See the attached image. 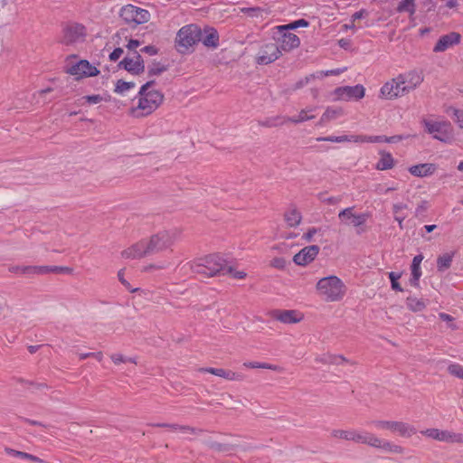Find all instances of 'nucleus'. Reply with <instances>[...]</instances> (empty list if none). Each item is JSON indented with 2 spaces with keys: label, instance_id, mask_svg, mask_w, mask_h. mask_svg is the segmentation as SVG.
<instances>
[{
  "label": "nucleus",
  "instance_id": "1",
  "mask_svg": "<svg viewBox=\"0 0 463 463\" xmlns=\"http://www.w3.org/2000/svg\"><path fill=\"white\" fill-rule=\"evenodd\" d=\"M180 235L181 232L176 228L160 230L149 238L131 245L121 255L126 259H140L171 250Z\"/></svg>",
  "mask_w": 463,
  "mask_h": 463
},
{
  "label": "nucleus",
  "instance_id": "2",
  "mask_svg": "<svg viewBox=\"0 0 463 463\" xmlns=\"http://www.w3.org/2000/svg\"><path fill=\"white\" fill-rule=\"evenodd\" d=\"M188 265L191 272L200 276L202 279L232 272V268L227 266L226 261L218 254L197 259L189 262Z\"/></svg>",
  "mask_w": 463,
  "mask_h": 463
},
{
  "label": "nucleus",
  "instance_id": "3",
  "mask_svg": "<svg viewBox=\"0 0 463 463\" xmlns=\"http://www.w3.org/2000/svg\"><path fill=\"white\" fill-rule=\"evenodd\" d=\"M155 84V80H150L144 84L139 92L138 104L132 109V113L136 117H145L151 114L162 103L164 96L157 90H149Z\"/></svg>",
  "mask_w": 463,
  "mask_h": 463
},
{
  "label": "nucleus",
  "instance_id": "4",
  "mask_svg": "<svg viewBox=\"0 0 463 463\" xmlns=\"http://www.w3.org/2000/svg\"><path fill=\"white\" fill-rule=\"evenodd\" d=\"M316 289L318 295L327 302L340 301L346 292L345 283L336 276L322 278L317 281Z\"/></svg>",
  "mask_w": 463,
  "mask_h": 463
},
{
  "label": "nucleus",
  "instance_id": "5",
  "mask_svg": "<svg viewBox=\"0 0 463 463\" xmlns=\"http://www.w3.org/2000/svg\"><path fill=\"white\" fill-rule=\"evenodd\" d=\"M202 39V30L196 24L183 26L177 33L175 43L181 53L186 52L191 47Z\"/></svg>",
  "mask_w": 463,
  "mask_h": 463
},
{
  "label": "nucleus",
  "instance_id": "6",
  "mask_svg": "<svg viewBox=\"0 0 463 463\" xmlns=\"http://www.w3.org/2000/svg\"><path fill=\"white\" fill-rule=\"evenodd\" d=\"M119 15L129 25L145 24L150 18V14L147 10L133 5L123 6Z\"/></svg>",
  "mask_w": 463,
  "mask_h": 463
},
{
  "label": "nucleus",
  "instance_id": "7",
  "mask_svg": "<svg viewBox=\"0 0 463 463\" xmlns=\"http://www.w3.org/2000/svg\"><path fill=\"white\" fill-rule=\"evenodd\" d=\"M422 124L426 131L431 134L435 139L445 142L450 137L452 128L448 121H434L424 118Z\"/></svg>",
  "mask_w": 463,
  "mask_h": 463
},
{
  "label": "nucleus",
  "instance_id": "8",
  "mask_svg": "<svg viewBox=\"0 0 463 463\" xmlns=\"http://www.w3.org/2000/svg\"><path fill=\"white\" fill-rule=\"evenodd\" d=\"M86 28L77 23H69L62 29L61 43L69 45L84 41Z\"/></svg>",
  "mask_w": 463,
  "mask_h": 463
},
{
  "label": "nucleus",
  "instance_id": "9",
  "mask_svg": "<svg viewBox=\"0 0 463 463\" xmlns=\"http://www.w3.org/2000/svg\"><path fill=\"white\" fill-rule=\"evenodd\" d=\"M365 89L363 85L338 87L334 90L335 100L361 99L364 97Z\"/></svg>",
  "mask_w": 463,
  "mask_h": 463
},
{
  "label": "nucleus",
  "instance_id": "10",
  "mask_svg": "<svg viewBox=\"0 0 463 463\" xmlns=\"http://www.w3.org/2000/svg\"><path fill=\"white\" fill-rule=\"evenodd\" d=\"M282 51L277 43H269L261 47L258 55V63L269 64L275 61L281 55Z\"/></svg>",
  "mask_w": 463,
  "mask_h": 463
},
{
  "label": "nucleus",
  "instance_id": "11",
  "mask_svg": "<svg viewBox=\"0 0 463 463\" xmlns=\"http://www.w3.org/2000/svg\"><path fill=\"white\" fill-rule=\"evenodd\" d=\"M118 66L135 75H138L145 71L143 58L137 52H134L131 56L125 57Z\"/></svg>",
  "mask_w": 463,
  "mask_h": 463
},
{
  "label": "nucleus",
  "instance_id": "12",
  "mask_svg": "<svg viewBox=\"0 0 463 463\" xmlns=\"http://www.w3.org/2000/svg\"><path fill=\"white\" fill-rule=\"evenodd\" d=\"M67 72L77 76V78L97 76L99 71L91 65L87 60H81L76 64L71 66Z\"/></svg>",
  "mask_w": 463,
  "mask_h": 463
},
{
  "label": "nucleus",
  "instance_id": "13",
  "mask_svg": "<svg viewBox=\"0 0 463 463\" xmlns=\"http://www.w3.org/2000/svg\"><path fill=\"white\" fill-rule=\"evenodd\" d=\"M422 434L439 441L463 443V434H457L448 430L428 429L422 431Z\"/></svg>",
  "mask_w": 463,
  "mask_h": 463
},
{
  "label": "nucleus",
  "instance_id": "14",
  "mask_svg": "<svg viewBox=\"0 0 463 463\" xmlns=\"http://www.w3.org/2000/svg\"><path fill=\"white\" fill-rule=\"evenodd\" d=\"M404 89L406 87H403L402 83H400V80L398 77L392 79L390 81H387L382 88H381V96L383 98L392 99L394 98H397L399 96H402L406 94Z\"/></svg>",
  "mask_w": 463,
  "mask_h": 463
},
{
  "label": "nucleus",
  "instance_id": "15",
  "mask_svg": "<svg viewBox=\"0 0 463 463\" xmlns=\"http://www.w3.org/2000/svg\"><path fill=\"white\" fill-rule=\"evenodd\" d=\"M397 77L400 80V83H402L403 87H406V89H404L406 93H409L410 91L416 89L423 81V76L421 72L416 71L400 74Z\"/></svg>",
  "mask_w": 463,
  "mask_h": 463
},
{
  "label": "nucleus",
  "instance_id": "16",
  "mask_svg": "<svg viewBox=\"0 0 463 463\" xmlns=\"http://www.w3.org/2000/svg\"><path fill=\"white\" fill-rule=\"evenodd\" d=\"M320 248L317 245H310L303 248L293 257V261L299 266H306L315 260Z\"/></svg>",
  "mask_w": 463,
  "mask_h": 463
},
{
  "label": "nucleus",
  "instance_id": "17",
  "mask_svg": "<svg viewBox=\"0 0 463 463\" xmlns=\"http://www.w3.org/2000/svg\"><path fill=\"white\" fill-rule=\"evenodd\" d=\"M270 316L284 324H296L303 319V316L297 310L274 309Z\"/></svg>",
  "mask_w": 463,
  "mask_h": 463
},
{
  "label": "nucleus",
  "instance_id": "18",
  "mask_svg": "<svg viewBox=\"0 0 463 463\" xmlns=\"http://www.w3.org/2000/svg\"><path fill=\"white\" fill-rule=\"evenodd\" d=\"M461 35L458 33L451 32L442 35L433 48L434 52H445L449 47L460 43Z\"/></svg>",
  "mask_w": 463,
  "mask_h": 463
},
{
  "label": "nucleus",
  "instance_id": "19",
  "mask_svg": "<svg viewBox=\"0 0 463 463\" xmlns=\"http://www.w3.org/2000/svg\"><path fill=\"white\" fill-rule=\"evenodd\" d=\"M279 48L282 52H290L291 50L298 48L300 44V39L298 35L290 32H279Z\"/></svg>",
  "mask_w": 463,
  "mask_h": 463
},
{
  "label": "nucleus",
  "instance_id": "20",
  "mask_svg": "<svg viewBox=\"0 0 463 463\" xmlns=\"http://www.w3.org/2000/svg\"><path fill=\"white\" fill-rule=\"evenodd\" d=\"M199 372L209 373L230 381H242L244 379V376L241 373L222 368L202 367L199 368Z\"/></svg>",
  "mask_w": 463,
  "mask_h": 463
},
{
  "label": "nucleus",
  "instance_id": "21",
  "mask_svg": "<svg viewBox=\"0 0 463 463\" xmlns=\"http://www.w3.org/2000/svg\"><path fill=\"white\" fill-rule=\"evenodd\" d=\"M206 47L216 48L219 45L218 32L212 27L202 31V39L200 40Z\"/></svg>",
  "mask_w": 463,
  "mask_h": 463
},
{
  "label": "nucleus",
  "instance_id": "22",
  "mask_svg": "<svg viewBox=\"0 0 463 463\" xmlns=\"http://www.w3.org/2000/svg\"><path fill=\"white\" fill-rule=\"evenodd\" d=\"M392 432L398 433L404 438H409L416 433V429L406 422L393 420Z\"/></svg>",
  "mask_w": 463,
  "mask_h": 463
},
{
  "label": "nucleus",
  "instance_id": "23",
  "mask_svg": "<svg viewBox=\"0 0 463 463\" xmlns=\"http://www.w3.org/2000/svg\"><path fill=\"white\" fill-rule=\"evenodd\" d=\"M344 114V110L340 107H328L321 116L317 125L324 126L331 120L336 119Z\"/></svg>",
  "mask_w": 463,
  "mask_h": 463
},
{
  "label": "nucleus",
  "instance_id": "24",
  "mask_svg": "<svg viewBox=\"0 0 463 463\" xmlns=\"http://www.w3.org/2000/svg\"><path fill=\"white\" fill-rule=\"evenodd\" d=\"M436 167L433 164H420L412 165L409 168V172L418 177H424L430 175L434 173Z\"/></svg>",
  "mask_w": 463,
  "mask_h": 463
},
{
  "label": "nucleus",
  "instance_id": "25",
  "mask_svg": "<svg viewBox=\"0 0 463 463\" xmlns=\"http://www.w3.org/2000/svg\"><path fill=\"white\" fill-rule=\"evenodd\" d=\"M354 439H352V441L362 443V444H367L371 447L373 445H376L377 443V437L370 432H357L355 430L353 431Z\"/></svg>",
  "mask_w": 463,
  "mask_h": 463
},
{
  "label": "nucleus",
  "instance_id": "26",
  "mask_svg": "<svg viewBox=\"0 0 463 463\" xmlns=\"http://www.w3.org/2000/svg\"><path fill=\"white\" fill-rule=\"evenodd\" d=\"M204 443L209 449L222 453H228L237 447L236 444L222 443L212 439L205 440Z\"/></svg>",
  "mask_w": 463,
  "mask_h": 463
},
{
  "label": "nucleus",
  "instance_id": "27",
  "mask_svg": "<svg viewBox=\"0 0 463 463\" xmlns=\"http://www.w3.org/2000/svg\"><path fill=\"white\" fill-rule=\"evenodd\" d=\"M284 219L288 226L296 227L300 223L302 216L297 208H291L285 213Z\"/></svg>",
  "mask_w": 463,
  "mask_h": 463
},
{
  "label": "nucleus",
  "instance_id": "28",
  "mask_svg": "<svg viewBox=\"0 0 463 463\" xmlns=\"http://www.w3.org/2000/svg\"><path fill=\"white\" fill-rule=\"evenodd\" d=\"M377 441L378 442L375 443L376 445L373 446V448L383 449L386 451H390V452H393V453H397V454H401L403 452L402 447L396 445L392 442L381 439L378 437H377Z\"/></svg>",
  "mask_w": 463,
  "mask_h": 463
},
{
  "label": "nucleus",
  "instance_id": "29",
  "mask_svg": "<svg viewBox=\"0 0 463 463\" xmlns=\"http://www.w3.org/2000/svg\"><path fill=\"white\" fill-rule=\"evenodd\" d=\"M396 11L398 13H408L410 17L413 16L416 13L415 0H402L398 4Z\"/></svg>",
  "mask_w": 463,
  "mask_h": 463
},
{
  "label": "nucleus",
  "instance_id": "30",
  "mask_svg": "<svg viewBox=\"0 0 463 463\" xmlns=\"http://www.w3.org/2000/svg\"><path fill=\"white\" fill-rule=\"evenodd\" d=\"M314 109H315L314 108H307L305 109H302L297 117L284 118V121L298 124V123H301V122H304L308 119H312L315 118V116H313V115L308 116L307 113L314 111Z\"/></svg>",
  "mask_w": 463,
  "mask_h": 463
},
{
  "label": "nucleus",
  "instance_id": "31",
  "mask_svg": "<svg viewBox=\"0 0 463 463\" xmlns=\"http://www.w3.org/2000/svg\"><path fill=\"white\" fill-rule=\"evenodd\" d=\"M406 305L412 312L422 311L426 307L425 301L415 297H408L406 299Z\"/></svg>",
  "mask_w": 463,
  "mask_h": 463
},
{
  "label": "nucleus",
  "instance_id": "32",
  "mask_svg": "<svg viewBox=\"0 0 463 463\" xmlns=\"http://www.w3.org/2000/svg\"><path fill=\"white\" fill-rule=\"evenodd\" d=\"M381 155L382 156L376 165V168L378 170H387L392 168L394 160L392 155L385 152L382 153Z\"/></svg>",
  "mask_w": 463,
  "mask_h": 463
},
{
  "label": "nucleus",
  "instance_id": "33",
  "mask_svg": "<svg viewBox=\"0 0 463 463\" xmlns=\"http://www.w3.org/2000/svg\"><path fill=\"white\" fill-rule=\"evenodd\" d=\"M453 254L452 253H445L440 255L437 259V267L439 271H443L448 269L452 263Z\"/></svg>",
  "mask_w": 463,
  "mask_h": 463
},
{
  "label": "nucleus",
  "instance_id": "34",
  "mask_svg": "<svg viewBox=\"0 0 463 463\" xmlns=\"http://www.w3.org/2000/svg\"><path fill=\"white\" fill-rule=\"evenodd\" d=\"M5 451L7 452V454L14 456V457H19V458H22L24 459H29L33 462H39V463L43 462V460L41 459L40 458L33 456L32 454L26 453V452L18 451V450L13 449H6Z\"/></svg>",
  "mask_w": 463,
  "mask_h": 463
},
{
  "label": "nucleus",
  "instance_id": "35",
  "mask_svg": "<svg viewBox=\"0 0 463 463\" xmlns=\"http://www.w3.org/2000/svg\"><path fill=\"white\" fill-rule=\"evenodd\" d=\"M367 219H368V214L367 213L354 214L352 217V223H353V225L354 227L358 228L357 231H356L357 234H361L362 232H364L365 231L364 228H362V226L365 223Z\"/></svg>",
  "mask_w": 463,
  "mask_h": 463
},
{
  "label": "nucleus",
  "instance_id": "36",
  "mask_svg": "<svg viewBox=\"0 0 463 463\" xmlns=\"http://www.w3.org/2000/svg\"><path fill=\"white\" fill-rule=\"evenodd\" d=\"M243 366L247 368H262V369H269L272 371L280 372L281 368L278 365L267 364V363H259V362H245Z\"/></svg>",
  "mask_w": 463,
  "mask_h": 463
},
{
  "label": "nucleus",
  "instance_id": "37",
  "mask_svg": "<svg viewBox=\"0 0 463 463\" xmlns=\"http://www.w3.org/2000/svg\"><path fill=\"white\" fill-rule=\"evenodd\" d=\"M174 430H178L182 433H187L192 435H197L199 433H202L203 430L202 429H197L189 425H179L176 424L175 427H174Z\"/></svg>",
  "mask_w": 463,
  "mask_h": 463
},
{
  "label": "nucleus",
  "instance_id": "38",
  "mask_svg": "<svg viewBox=\"0 0 463 463\" xmlns=\"http://www.w3.org/2000/svg\"><path fill=\"white\" fill-rule=\"evenodd\" d=\"M336 360L347 361V359L345 357H344L343 355H336V354H324V355L317 358V362H320L323 364H332V363L336 362Z\"/></svg>",
  "mask_w": 463,
  "mask_h": 463
},
{
  "label": "nucleus",
  "instance_id": "39",
  "mask_svg": "<svg viewBox=\"0 0 463 463\" xmlns=\"http://www.w3.org/2000/svg\"><path fill=\"white\" fill-rule=\"evenodd\" d=\"M135 87V83L131 81H124L122 80H118L116 84L115 92L123 94L127 90Z\"/></svg>",
  "mask_w": 463,
  "mask_h": 463
},
{
  "label": "nucleus",
  "instance_id": "40",
  "mask_svg": "<svg viewBox=\"0 0 463 463\" xmlns=\"http://www.w3.org/2000/svg\"><path fill=\"white\" fill-rule=\"evenodd\" d=\"M353 431L354 430H334L331 434L334 438L352 440V439H354Z\"/></svg>",
  "mask_w": 463,
  "mask_h": 463
},
{
  "label": "nucleus",
  "instance_id": "41",
  "mask_svg": "<svg viewBox=\"0 0 463 463\" xmlns=\"http://www.w3.org/2000/svg\"><path fill=\"white\" fill-rule=\"evenodd\" d=\"M402 274L401 273H396V272H389L388 273V277L391 280V284H392V288L393 290H396V291H403V288L401 287L400 283L398 282V279L401 278Z\"/></svg>",
  "mask_w": 463,
  "mask_h": 463
},
{
  "label": "nucleus",
  "instance_id": "42",
  "mask_svg": "<svg viewBox=\"0 0 463 463\" xmlns=\"http://www.w3.org/2000/svg\"><path fill=\"white\" fill-rule=\"evenodd\" d=\"M30 274H47L55 271L56 269H52V266H30Z\"/></svg>",
  "mask_w": 463,
  "mask_h": 463
},
{
  "label": "nucleus",
  "instance_id": "43",
  "mask_svg": "<svg viewBox=\"0 0 463 463\" xmlns=\"http://www.w3.org/2000/svg\"><path fill=\"white\" fill-rule=\"evenodd\" d=\"M371 424L378 430H388L392 431L393 420H373Z\"/></svg>",
  "mask_w": 463,
  "mask_h": 463
},
{
  "label": "nucleus",
  "instance_id": "44",
  "mask_svg": "<svg viewBox=\"0 0 463 463\" xmlns=\"http://www.w3.org/2000/svg\"><path fill=\"white\" fill-rule=\"evenodd\" d=\"M423 260V256L421 254L416 255L412 260L411 264V274H419L421 275L420 270V263Z\"/></svg>",
  "mask_w": 463,
  "mask_h": 463
},
{
  "label": "nucleus",
  "instance_id": "45",
  "mask_svg": "<svg viewBox=\"0 0 463 463\" xmlns=\"http://www.w3.org/2000/svg\"><path fill=\"white\" fill-rule=\"evenodd\" d=\"M169 266V263L167 261H162L158 264H149L143 267V271L145 272H150L153 270H160L165 269Z\"/></svg>",
  "mask_w": 463,
  "mask_h": 463
},
{
  "label": "nucleus",
  "instance_id": "46",
  "mask_svg": "<svg viewBox=\"0 0 463 463\" xmlns=\"http://www.w3.org/2000/svg\"><path fill=\"white\" fill-rule=\"evenodd\" d=\"M448 371L450 374H452L458 378L463 379V366H461L460 364H450L448 367Z\"/></svg>",
  "mask_w": 463,
  "mask_h": 463
},
{
  "label": "nucleus",
  "instance_id": "47",
  "mask_svg": "<svg viewBox=\"0 0 463 463\" xmlns=\"http://www.w3.org/2000/svg\"><path fill=\"white\" fill-rule=\"evenodd\" d=\"M286 121H284V119L281 120V118L277 117V118H269L265 121L260 122V125H261L263 127H267V128H272V127H277V126L282 125Z\"/></svg>",
  "mask_w": 463,
  "mask_h": 463
},
{
  "label": "nucleus",
  "instance_id": "48",
  "mask_svg": "<svg viewBox=\"0 0 463 463\" xmlns=\"http://www.w3.org/2000/svg\"><path fill=\"white\" fill-rule=\"evenodd\" d=\"M429 208V203L427 201H421L415 209V216L416 217H424L426 212Z\"/></svg>",
  "mask_w": 463,
  "mask_h": 463
},
{
  "label": "nucleus",
  "instance_id": "49",
  "mask_svg": "<svg viewBox=\"0 0 463 463\" xmlns=\"http://www.w3.org/2000/svg\"><path fill=\"white\" fill-rule=\"evenodd\" d=\"M316 78V75L315 74H310V75H307L306 76L305 78L303 79H300L299 80H298L294 87H293V90H299L301 88H303L304 86L307 85L310 80H314Z\"/></svg>",
  "mask_w": 463,
  "mask_h": 463
},
{
  "label": "nucleus",
  "instance_id": "50",
  "mask_svg": "<svg viewBox=\"0 0 463 463\" xmlns=\"http://www.w3.org/2000/svg\"><path fill=\"white\" fill-rule=\"evenodd\" d=\"M165 71L166 67L165 65H161L158 62H154L149 68L148 73L149 75H159Z\"/></svg>",
  "mask_w": 463,
  "mask_h": 463
},
{
  "label": "nucleus",
  "instance_id": "51",
  "mask_svg": "<svg viewBox=\"0 0 463 463\" xmlns=\"http://www.w3.org/2000/svg\"><path fill=\"white\" fill-rule=\"evenodd\" d=\"M30 266H19L13 265L8 268V270L12 273H22V274H30Z\"/></svg>",
  "mask_w": 463,
  "mask_h": 463
},
{
  "label": "nucleus",
  "instance_id": "52",
  "mask_svg": "<svg viewBox=\"0 0 463 463\" xmlns=\"http://www.w3.org/2000/svg\"><path fill=\"white\" fill-rule=\"evenodd\" d=\"M287 261L284 258H274L270 265L276 269H283L286 267Z\"/></svg>",
  "mask_w": 463,
  "mask_h": 463
},
{
  "label": "nucleus",
  "instance_id": "53",
  "mask_svg": "<svg viewBox=\"0 0 463 463\" xmlns=\"http://www.w3.org/2000/svg\"><path fill=\"white\" fill-rule=\"evenodd\" d=\"M317 140L342 143V142H345L347 140V138H346V136L345 135V136H339V137L330 136V137H320V138H317Z\"/></svg>",
  "mask_w": 463,
  "mask_h": 463
},
{
  "label": "nucleus",
  "instance_id": "54",
  "mask_svg": "<svg viewBox=\"0 0 463 463\" xmlns=\"http://www.w3.org/2000/svg\"><path fill=\"white\" fill-rule=\"evenodd\" d=\"M353 207H349V208H345L344 210H342L339 213H338V217L340 220L344 221L345 219H352V217L354 215L353 213Z\"/></svg>",
  "mask_w": 463,
  "mask_h": 463
},
{
  "label": "nucleus",
  "instance_id": "55",
  "mask_svg": "<svg viewBox=\"0 0 463 463\" xmlns=\"http://www.w3.org/2000/svg\"><path fill=\"white\" fill-rule=\"evenodd\" d=\"M82 99H86L89 104H98L103 99L102 97L99 94L84 96Z\"/></svg>",
  "mask_w": 463,
  "mask_h": 463
},
{
  "label": "nucleus",
  "instance_id": "56",
  "mask_svg": "<svg viewBox=\"0 0 463 463\" xmlns=\"http://www.w3.org/2000/svg\"><path fill=\"white\" fill-rule=\"evenodd\" d=\"M123 52L124 51L120 47L114 49V51L109 54V60L112 61H118Z\"/></svg>",
  "mask_w": 463,
  "mask_h": 463
},
{
  "label": "nucleus",
  "instance_id": "57",
  "mask_svg": "<svg viewBox=\"0 0 463 463\" xmlns=\"http://www.w3.org/2000/svg\"><path fill=\"white\" fill-rule=\"evenodd\" d=\"M141 52H145V53H147L148 55H156L157 54L158 52V49L154 46V45H147V46H145L144 48H142L140 50Z\"/></svg>",
  "mask_w": 463,
  "mask_h": 463
},
{
  "label": "nucleus",
  "instance_id": "58",
  "mask_svg": "<svg viewBox=\"0 0 463 463\" xmlns=\"http://www.w3.org/2000/svg\"><path fill=\"white\" fill-rule=\"evenodd\" d=\"M111 360L114 364H118L119 363H126L128 362V358L120 354H114L111 356Z\"/></svg>",
  "mask_w": 463,
  "mask_h": 463
},
{
  "label": "nucleus",
  "instance_id": "59",
  "mask_svg": "<svg viewBox=\"0 0 463 463\" xmlns=\"http://www.w3.org/2000/svg\"><path fill=\"white\" fill-rule=\"evenodd\" d=\"M346 138H347V142H365V139H366V136H355V135H351V136H346Z\"/></svg>",
  "mask_w": 463,
  "mask_h": 463
},
{
  "label": "nucleus",
  "instance_id": "60",
  "mask_svg": "<svg viewBox=\"0 0 463 463\" xmlns=\"http://www.w3.org/2000/svg\"><path fill=\"white\" fill-rule=\"evenodd\" d=\"M384 137H386V136H369V137L366 136L365 142H370V143L384 142Z\"/></svg>",
  "mask_w": 463,
  "mask_h": 463
},
{
  "label": "nucleus",
  "instance_id": "61",
  "mask_svg": "<svg viewBox=\"0 0 463 463\" xmlns=\"http://www.w3.org/2000/svg\"><path fill=\"white\" fill-rule=\"evenodd\" d=\"M317 229L315 228V227H312L310 228L307 232H306L304 235H303V239H305L306 241H312L313 239V236L317 232Z\"/></svg>",
  "mask_w": 463,
  "mask_h": 463
},
{
  "label": "nucleus",
  "instance_id": "62",
  "mask_svg": "<svg viewBox=\"0 0 463 463\" xmlns=\"http://www.w3.org/2000/svg\"><path fill=\"white\" fill-rule=\"evenodd\" d=\"M293 29H297V25H296L295 22L290 23L286 25L278 26L279 32H289V30H293Z\"/></svg>",
  "mask_w": 463,
  "mask_h": 463
},
{
  "label": "nucleus",
  "instance_id": "63",
  "mask_svg": "<svg viewBox=\"0 0 463 463\" xmlns=\"http://www.w3.org/2000/svg\"><path fill=\"white\" fill-rule=\"evenodd\" d=\"M404 137L401 135H395L392 137H384V142L386 143H397L399 141H402Z\"/></svg>",
  "mask_w": 463,
  "mask_h": 463
},
{
  "label": "nucleus",
  "instance_id": "64",
  "mask_svg": "<svg viewBox=\"0 0 463 463\" xmlns=\"http://www.w3.org/2000/svg\"><path fill=\"white\" fill-rule=\"evenodd\" d=\"M140 45V42L138 40H134V39H131L129 40L128 45H127V48L129 50V51H134V52H137L136 49Z\"/></svg>",
  "mask_w": 463,
  "mask_h": 463
}]
</instances>
